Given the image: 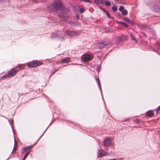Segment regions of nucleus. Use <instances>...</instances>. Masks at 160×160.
I'll use <instances>...</instances> for the list:
<instances>
[{"mask_svg": "<svg viewBox=\"0 0 160 160\" xmlns=\"http://www.w3.org/2000/svg\"><path fill=\"white\" fill-rule=\"evenodd\" d=\"M103 11L105 12V10H106L105 9H103Z\"/></svg>", "mask_w": 160, "mask_h": 160, "instance_id": "7c9ffc66", "label": "nucleus"}, {"mask_svg": "<svg viewBox=\"0 0 160 160\" xmlns=\"http://www.w3.org/2000/svg\"><path fill=\"white\" fill-rule=\"evenodd\" d=\"M123 38V35H122L121 36L118 37L117 39V40L116 41V43L117 44H118L120 42L122 41V38Z\"/></svg>", "mask_w": 160, "mask_h": 160, "instance_id": "9d476101", "label": "nucleus"}, {"mask_svg": "<svg viewBox=\"0 0 160 160\" xmlns=\"http://www.w3.org/2000/svg\"><path fill=\"white\" fill-rule=\"evenodd\" d=\"M86 2H91V1H89V0H88V1H85Z\"/></svg>", "mask_w": 160, "mask_h": 160, "instance_id": "bb28decb", "label": "nucleus"}, {"mask_svg": "<svg viewBox=\"0 0 160 160\" xmlns=\"http://www.w3.org/2000/svg\"><path fill=\"white\" fill-rule=\"evenodd\" d=\"M93 56L89 53H86L83 55L81 57V59L85 62H88L92 59Z\"/></svg>", "mask_w": 160, "mask_h": 160, "instance_id": "20e7f679", "label": "nucleus"}, {"mask_svg": "<svg viewBox=\"0 0 160 160\" xmlns=\"http://www.w3.org/2000/svg\"><path fill=\"white\" fill-rule=\"evenodd\" d=\"M111 144V139L108 138L105 139L104 141V145L105 146H109Z\"/></svg>", "mask_w": 160, "mask_h": 160, "instance_id": "6e6552de", "label": "nucleus"}, {"mask_svg": "<svg viewBox=\"0 0 160 160\" xmlns=\"http://www.w3.org/2000/svg\"><path fill=\"white\" fill-rule=\"evenodd\" d=\"M128 12L126 10H124L122 12V14L124 16H125L128 14Z\"/></svg>", "mask_w": 160, "mask_h": 160, "instance_id": "dca6fc26", "label": "nucleus"}, {"mask_svg": "<svg viewBox=\"0 0 160 160\" xmlns=\"http://www.w3.org/2000/svg\"><path fill=\"white\" fill-rule=\"evenodd\" d=\"M70 61V59L68 58H66L62 59L61 62L62 63H68Z\"/></svg>", "mask_w": 160, "mask_h": 160, "instance_id": "f8f14e48", "label": "nucleus"}, {"mask_svg": "<svg viewBox=\"0 0 160 160\" xmlns=\"http://www.w3.org/2000/svg\"><path fill=\"white\" fill-rule=\"evenodd\" d=\"M55 72V71H54L53 72V73L52 74H53Z\"/></svg>", "mask_w": 160, "mask_h": 160, "instance_id": "473e14b6", "label": "nucleus"}, {"mask_svg": "<svg viewBox=\"0 0 160 160\" xmlns=\"http://www.w3.org/2000/svg\"><path fill=\"white\" fill-rule=\"evenodd\" d=\"M132 40H134L135 42H137V40L133 36L132 38Z\"/></svg>", "mask_w": 160, "mask_h": 160, "instance_id": "a878e982", "label": "nucleus"}, {"mask_svg": "<svg viewBox=\"0 0 160 160\" xmlns=\"http://www.w3.org/2000/svg\"><path fill=\"white\" fill-rule=\"evenodd\" d=\"M22 66L21 65L12 68L4 75L3 76L2 79H4L8 78H12L14 77L19 71L22 68Z\"/></svg>", "mask_w": 160, "mask_h": 160, "instance_id": "f257e3e1", "label": "nucleus"}, {"mask_svg": "<svg viewBox=\"0 0 160 160\" xmlns=\"http://www.w3.org/2000/svg\"><path fill=\"white\" fill-rule=\"evenodd\" d=\"M124 8V7L122 6H120V7H119V10L120 11H121V12H122V11H123V9Z\"/></svg>", "mask_w": 160, "mask_h": 160, "instance_id": "6ab92c4d", "label": "nucleus"}, {"mask_svg": "<svg viewBox=\"0 0 160 160\" xmlns=\"http://www.w3.org/2000/svg\"><path fill=\"white\" fill-rule=\"evenodd\" d=\"M41 137H40L39 139L37 140V142H35V144L33 146H28L26 147H25L24 148H22V150L21 151V153L22 154H24L25 153V155L24 156L23 158L25 159L28 154H29L30 152V150L32 148L33 146H34L35 144H36L38 142V141L40 139Z\"/></svg>", "mask_w": 160, "mask_h": 160, "instance_id": "7ed1b4c3", "label": "nucleus"}, {"mask_svg": "<svg viewBox=\"0 0 160 160\" xmlns=\"http://www.w3.org/2000/svg\"><path fill=\"white\" fill-rule=\"evenodd\" d=\"M123 20L129 23H133V22L131 21L129 18L126 17H125L124 18Z\"/></svg>", "mask_w": 160, "mask_h": 160, "instance_id": "ddd939ff", "label": "nucleus"}, {"mask_svg": "<svg viewBox=\"0 0 160 160\" xmlns=\"http://www.w3.org/2000/svg\"><path fill=\"white\" fill-rule=\"evenodd\" d=\"M112 10L114 12H116L117 11L118 9L116 6H114L112 7Z\"/></svg>", "mask_w": 160, "mask_h": 160, "instance_id": "a211bd4d", "label": "nucleus"}, {"mask_svg": "<svg viewBox=\"0 0 160 160\" xmlns=\"http://www.w3.org/2000/svg\"><path fill=\"white\" fill-rule=\"evenodd\" d=\"M108 152H104L102 149L99 150L98 152V157L100 158L105 156L107 155Z\"/></svg>", "mask_w": 160, "mask_h": 160, "instance_id": "0eeeda50", "label": "nucleus"}, {"mask_svg": "<svg viewBox=\"0 0 160 160\" xmlns=\"http://www.w3.org/2000/svg\"><path fill=\"white\" fill-rule=\"evenodd\" d=\"M56 36V34L55 33H53L52 34L51 36V37H52V38H53L54 37H55Z\"/></svg>", "mask_w": 160, "mask_h": 160, "instance_id": "5701e85b", "label": "nucleus"}, {"mask_svg": "<svg viewBox=\"0 0 160 160\" xmlns=\"http://www.w3.org/2000/svg\"><path fill=\"white\" fill-rule=\"evenodd\" d=\"M25 159H24V158H23L22 160H25Z\"/></svg>", "mask_w": 160, "mask_h": 160, "instance_id": "f704fd0d", "label": "nucleus"}, {"mask_svg": "<svg viewBox=\"0 0 160 160\" xmlns=\"http://www.w3.org/2000/svg\"><path fill=\"white\" fill-rule=\"evenodd\" d=\"M94 2L95 3H98V2H102H102H103V1H97V0H96V1H94Z\"/></svg>", "mask_w": 160, "mask_h": 160, "instance_id": "b1692460", "label": "nucleus"}, {"mask_svg": "<svg viewBox=\"0 0 160 160\" xmlns=\"http://www.w3.org/2000/svg\"><path fill=\"white\" fill-rule=\"evenodd\" d=\"M42 63L40 62L36 61L30 62H28L27 64L28 67H34L42 65Z\"/></svg>", "mask_w": 160, "mask_h": 160, "instance_id": "39448f33", "label": "nucleus"}, {"mask_svg": "<svg viewBox=\"0 0 160 160\" xmlns=\"http://www.w3.org/2000/svg\"><path fill=\"white\" fill-rule=\"evenodd\" d=\"M66 33L68 36L72 37H75L78 35V33L75 31L66 30Z\"/></svg>", "mask_w": 160, "mask_h": 160, "instance_id": "423d86ee", "label": "nucleus"}, {"mask_svg": "<svg viewBox=\"0 0 160 160\" xmlns=\"http://www.w3.org/2000/svg\"><path fill=\"white\" fill-rule=\"evenodd\" d=\"M119 23L121 24L122 25H123L127 27H128V24L124 22H119Z\"/></svg>", "mask_w": 160, "mask_h": 160, "instance_id": "2eb2a0df", "label": "nucleus"}, {"mask_svg": "<svg viewBox=\"0 0 160 160\" xmlns=\"http://www.w3.org/2000/svg\"><path fill=\"white\" fill-rule=\"evenodd\" d=\"M17 145L16 142L15 141L13 148L12 152V153H14L15 152V151L17 150Z\"/></svg>", "mask_w": 160, "mask_h": 160, "instance_id": "4468645a", "label": "nucleus"}, {"mask_svg": "<svg viewBox=\"0 0 160 160\" xmlns=\"http://www.w3.org/2000/svg\"><path fill=\"white\" fill-rule=\"evenodd\" d=\"M143 35L145 36L146 37V36H145V34L144 33H143Z\"/></svg>", "mask_w": 160, "mask_h": 160, "instance_id": "72a5a7b5", "label": "nucleus"}, {"mask_svg": "<svg viewBox=\"0 0 160 160\" xmlns=\"http://www.w3.org/2000/svg\"><path fill=\"white\" fill-rule=\"evenodd\" d=\"M130 35H131V36L132 38L133 37V35H132V33H131V34H130Z\"/></svg>", "mask_w": 160, "mask_h": 160, "instance_id": "c85d7f7f", "label": "nucleus"}, {"mask_svg": "<svg viewBox=\"0 0 160 160\" xmlns=\"http://www.w3.org/2000/svg\"><path fill=\"white\" fill-rule=\"evenodd\" d=\"M147 115L148 116L151 117L153 115V113L152 111H149L146 113Z\"/></svg>", "mask_w": 160, "mask_h": 160, "instance_id": "1a4fd4ad", "label": "nucleus"}, {"mask_svg": "<svg viewBox=\"0 0 160 160\" xmlns=\"http://www.w3.org/2000/svg\"><path fill=\"white\" fill-rule=\"evenodd\" d=\"M63 4L61 1H55L48 7V10L50 12L58 10L62 8Z\"/></svg>", "mask_w": 160, "mask_h": 160, "instance_id": "f03ea898", "label": "nucleus"}, {"mask_svg": "<svg viewBox=\"0 0 160 160\" xmlns=\"http://www.w3.org/2000/svg\"><path fill=\"white\" fill-rule=\"evenodd\" d=\"M76 18L77 19H78L79 18V17L78 16H76Z\"/></svg>", "mask_w": 160, "mask_h": 160, "instance_id": "2f4dec72", "label": "nucleus"}, {"mask_svg": "<svg viewBox=\"0 0 160 160\" xmlns=\"http://www.w3.org/2000/svg\"><path fill=\"white\" fill-rule=\"evenodd\" d=\"M99 48H103L104 47V46L106 45L107 43L106 42H99Z\"/></svg>", "mask_w": 160, "mask_h": 160, "instance_id": "9b49d317", "label": "nucleus"}, {"mask_svg": "<svg viewBox=\"0 0 160 160\" xmlns=\"http://www.w3.org/2000/svg\"><path fill=\"white\" fill-rule=\"evenodd\" d=\"M160 110V106L157 108L156 112L159 111Z\"/></svg>", "mask_w": 160, "mask_h": 160, "instance_id": "393cba45", "label": "nucleus"}, {"mask_svg": "<svg viewBox=\"0 0 160 160\" xmlns=\"http://www.w3.org/2000/svg\"><path fill=\"white\" fill-rule=\"evenodd\" d=\"M111 4L110 2L109 1H107L105 3V5L107 6H109Z\"/></svg>", "mask_w": 160, "mask_h": 160, "instance_id": "aec40b11", "label": "nucleus"}, {"mask_svg": "<svg viewBox=\"0 0 160 160\" xmlns=\"http://www.w3.org/2000/svg\"><path fill=\"white\" fill-rule=\"evenodd\" d=\"M108 160H117L116 159H108Z\"/></svg>", "mask_w": 160, "mask_h": 160, "instance_id": "cd10ccee", "label": "nucleus"}, {"mask_svg": "<svg viewBox=\"0 0 160 160\" xmlns=\"http://www.w3.org/2000/svg\"><path fill=\"white\" fill-rule=\"evenodd\" d=\"M58 69H57V70H55V72H56V71H58Z\"/></svg>", "mask_w": 160, "mask_h": 160, "instance_id": "c756f323", "label": "nucleus"}, {"mask_svg": "<svg viewBox=\"0 0 160 160\" xmlns=\"http://www.w3.org/2000/svg\"><path fill=\"white\" fill-rule=\"evenodd\" d=\"M105 12L107 16L109 18L110 17V14L108 12L107 10H105Z\"/></svg>", "mask_w": 160, "mask_h": 160, "instance_id": "4be33fe9", "label": "nucleus"}, {"mask_svg": "<svg viewBox=\"0 0 160 160\" xmlns=\"http://www.w3.org/2000/svg\"><path fill=\"white\" fill-rule=\"evenodd\" d=\"M96 80L98 83V84L100 86V82L99 81V78H96Z\"/></svg>", "mask_w": 160, "mask_h": 160, "instance_id": "412c9836", "label": "nucleus"}, {"mask_svg": "<svg viewBox=\"0 0 160 160\" xmlns=\"http://www.w3.org/2000/svg\"><path fill=\"white\" fill-rule=\"evenodd\" d=\"M79 11H80V12L81 13L85 11L84 8H81L80 9Z\"/></svg>", "mask_w": 160, "mask_h": 160, "instance_id": "f3484780", "label": "nucleus"}]
</instances>
